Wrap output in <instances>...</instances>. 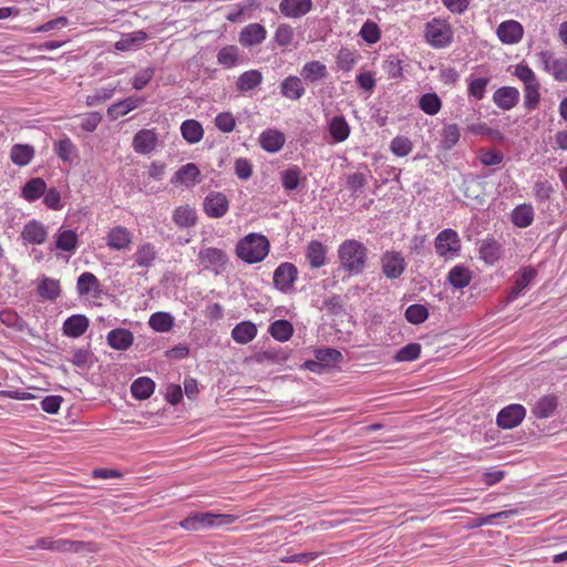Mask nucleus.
Listing matches in <instances>:
<instances>
[{
    "instance_id": "nucleus-1",
    "label": "nucleus",
    "mask_w": 567,
    "mask_h": 567,
    "mask_svg": "<svg viewBox=\"0 0 567 567\" xmlns=\"http://www.w3.org/2000/svg\"><path fill=\"white\" fill-rule=\"evenodd\" d=\"M340 268L350 276L362 274L367 266L368 248L359 240L347 239L339 245Z\"/></svg>"
},
{
    "instance_id": "nucleus-2",
    "label": "nucleus",
    "mask_w": 567,
    "mask_h": 567,
    "mask_svg": "<svg viewBox=\"0 0 567 567\" xmlns=\"http://www.w3.org/2000/svg\"><path fill=\"white\" fill-rule=\"evenodd\" d=\"M270 244L261 234H248L236 246L237 256L247 264L262 261L269 252Z\"/></svg>"
},
{
    "instance_id": "nucleus-3",
    "label": "nucleus",
    "mask_w": 567,
    "mask_h": 567,
    "mask_svg": "<svg viewBox=\"0 0 567 567\" xmlns=\"http://www.w3.org/2000/svg\"><path fill=\"white\" fill-rule=\"evenodd\" d=\"M237 520L233 514L192 513L179 522V526L186 530H200L214 526L230 525Z\"/></svg>"
},
{
    "instance_id": "nucleus-4",
    "label": "nucleus",
    "mask_w": 567,
    "mask_h": 567,
    "mask_svg": "<svg viewBox=\"0 0 567 567\" xmlns=\"http://www.w3.org/2000/svg\"><path fill=\"white\" fill-rule=\"evenodd\" d=\"M424 39L434 49L447 48L453 41L452 27L446 20L433 18L424 25Z\"/></svg>"
},
{
    "instance_id": "nucleus-5",
    "label": "nucleus",
    "mask_w": 567,
    "mask_h": 567,
    "mask_svg": "<svg viewBox=\"0 0 567 567\" xmlns=\"http://www.w3.org/2000/svg\"><path fill=\"white\" fill-rule=\"evenodd\" d=\"M198 260L204 266V269L219 275L226 270L228 264L227 254L215 247L202 248L198 252Z\"/></svg>"
},
{
    "instance_id": "nucleus-6",
    "label": "nucleus",
    "mask_w": 567,
    "mask_h": 567,
    "mask_svg": "<svg viewBox=\"0 0 567 567\" xmlns=\"http://www.w3.org/2000/svg\"><path fill=\"white\" fill-rule=\"evenodd\" d=\"M538 60L556 81L567 82V58H556L550 51H542L538 53Z\"/></svg>"
},
{
    "instance_id": "nucleus-7",
    "label": "nucleus",
    "mask_w": 567,
    "mask_h": 567,
    "mask_svg": "<svg viewBox=\"0 0 567 567\" xmlns=\"http://www.w3.org/2000/svg\"><path fill=\"white\" fill-rule=\"evenodd\" d=\"M526 415V409L522 404H509L503 408L496 417V423L504 430L518 426Z\"/></svg>"
},
{
    "instance_id": "nucleus-8",
    "label": "nucleus",
    "mask_w": 567,
    "mask_h": 567,
    "mask_svg": "<svg viewBox=\"0 0 567 567\" xmlns=\"http://www.w3.org/2000/svg\"><path fill=\"white\" fill-rule=\"evenodd\" d=\"M297 276L298 270L293 264L282 262L274 271V285L278 290L287 292L292 289Z\"/></svg>"
},
{
    "instance_id": "nucleus-9",
    "label": "nucleus",
    "mask_w": 567,
    "mask_h": 567,
    "mask_svg": "<svg viewBox=\"0 0 567 567\" xmlns=\"http://www.w3.org/2000/svg\"><path fill=\"white\" fill-rule=\"evenodd\" d=\"M229 210V200L220 192H210L204 199V212L210 218H221Z\"/></svg>"
},
{
    "instance_id": "nucleus-10",
    "label": "nucleus",
    "mask_w": 567,
    "mask_h": 567,
    "mask_svg": "<svg viewBox=\"0 0 567 567\" xmlns=\"http://www.w3.org/2000/svg\"><path fill=\"white\" fill-rule=\"evenodd\" d=\"M381 266L388 278L396 279L404 272L406 264L401 252L388 250L382 255Z\"/></svg>"
},
{
    "instance_id": "nucleus-11",
    "label": "nucleus",
    "mask_w": 567,
    "mask_h": 567,
    "mask_svg": "<svg viewBox=\"0 0 567 567\" xmlns=\"http://www.w3.org/2000/svg\"><path fill=\"white\" fill-rule=\"evenodd\" d=\"M461 249V240L457 233L446 228L439 233L435 238V250L440 256L455 254Z\"/></svg>"
},
{
    "instance_id": "nucleus-12",
    "label": "nucleus",
    "mask_w": 567,
    "mask_h": 567,
    "mask_svg": "<svg viewBox=\"0 0 567 567\" xmlns=\"http://www.w3.org/2000/svg\"><path fill=\"white\" fill-rule=\"evenodd\" d=\"M537 276V271L534 267L527 266L514 275V286L507 296V302L516 300L520 293L529 286V284Z\"/></svg>"
},
{
    "instance_id": "nucleus-13",
    "label": "nucleus",
    "mask_w": 567,
    "mask_h": 567,
    "mask_svg": "<svg viewBox=\"0 0 567 567\" xmlns=\"http://www.w3.org/2000/svg\"><path fill=\"white\" fill-rule=\"evenodd\" d=\"M496 34L504 44L518 43L524 34L523 25L515 20H507L497 27Z\"/></svg>"
},
{
    "instance_id": "nucleus-14",
    "label": "nucleus",
    "mask_w": 567,
    "mask_h": 567,
    "mask_svg": "<svg viewBox=\"0 0 567 567\" xmlns=\"http://www.w3.org/2000/svg\"><path fill=\"white\" fill-rule=\"evenodd\" d=\"M312 0H280L279 11L286 18L298 19L311 11Z\"/></svg>"
},
{
    "instance_id": "nucleus-15",
    "label": "nucleus",
    "mask_w": 567,
    "mask_h": 567,
    "mask_svg": "<svg viewBox=\"0 0 567 567\" xmlns=\"http://www.w3.org/2000/svg\"><path fill=\"white\" fill-rule=\"evenodd\" d=\"M267 35L265 27L260 23H250L241 29L239 33V42L241 45L249 48L260 44Z\"/></svg>"
},
{
    "instance_id": "nucleus-16",
    "label": "nucleus",
    "mask_w": 567,
    "mask_h": 567,
    "mask_svg": "<svg viewBox=\"0 0 567 567\" xmlns=\"http://www.w3.org/2000/svg\"><path fill=\"white\" fill-rule=\"evenodd\" d=\"M519 101V91L514 86H502L493 94V102L504 111H509Z\"/></svg>"
},
{
    "instance_id": "nucleus-17",
    "label": "nucleus",
    "mask_w": 567,
    "mask_h": 567,
    "mask_svg": "<svg viewBox=\"0 0 567 567\" xmlns=\"http://www.w3.org/2000/svg\"><path fill=\"white\" fill-rule=\"evenodd\" d=\"M157 146V135L153 130L143 128L133 138V148L138 154H150Z\"/></svg>"
},
{
    "instance_id": "nucleus-18",
    "label": "nucleus",
    "mask_w": 567,
    "mask_h": 567,
    "mask_svg": "<svg viewBox=\"0 0 567 567\" xmlns=\"http://www.w3.org/2000/svg\"><path fill=\"white\" fill-rule=\"evenodd\" d=\"M21 237L28 244L41 245L47 240L48 231L42 223L32 219L24 225Z\"/></svg>"
},
{
    "instance_id": "nucleus-19",
    "label": "nucleus",
    "mask_w": 567,
    "mask_h": 567,
    "mask_svg": "<svg viewBox=\"0 0 567 567\" xmlns=\"http://www.w3.org/2000/svg\"><path fill=\"white\" fill-rule=\"evenodd\" d=\"M145 102L142 96H130L120 102H116L109 106L107 116L111 120H117L121 116L128 114L131 111L137 109Z\"/></svg>"
},
{
    "instance_id": "nucleus-20",
    "label": "nucleus",
    "mask_w": 567,
    "mask_h": 567,
    "mask_svg": "<svg viewBox=\"0 0 567 567\" xmlns=\"http://www.w3.org/2000/svg\"><path fill=\"white\" fill-rule=\"evenodd\" d=\"M106 241L111 249H128L132 244V234L126 227L115 226L109 231Z\"/></svg>"
},
{
    "instance_id": "nucleus-21",
    "label": "nucleus",
    "mask_w": 567,
    "mask_h": 567,
    "mask_svg": "<svg viewBox=\"0 0 567 567\" xmlns=\"http://www.w3.org/2000/svg\"><path fill=\"white\" fill-rule=\"evenodd\" d=\"M305 86L301 78L289 75L280 83V94L291 101H297L305 95Z\"/></svg>"
},
{
    "instance_id": "nucleus-22",
    "label": "nucleus",
    "mask_w": 567,
    "mask_h": 567,
    "mask_svg": "<svg viewBox=\"0 0 567 567\" xmlns=\"http://www.w3.org/2000/svg\"><path fill=\"white\" fill-rule=\"evenodd\" d=\"M200 182V171L194 163H187L179 167L172 178L173 184H182L187 187Z\"/></svg>"
},
{
    "instance_id": "nucleus-23",
    "label": "nucleus",
    "mask_w": 567,
    "mask_h": 567,
    "mask_svg": "<svg viewBox=\"0 0 567 567\" xmlns=\"http://www.w3.org/2000/svg\"><path fill=\"white\" fill-rule=\"evenodd\" d=\"M106 340L112 349L125 351L133 344L134 336L127 329L116 328L107 333Z\"/></svg>"
},
{
    "instance_id": "nucleus-24",
    "label": "nucleus",
    "mask_w": 567,
    "mask_h": 567,
    "mask_svg": "<svg viewBox=\"0 0 567 567\" xmlns=\"http://www.w3.org/2000/svg\"><path fill=\"white\" fill-rule=\"evenodd\" d=\"M89 319L84 315H73L63 322V333L71 338L82 336L89 328Z\"/></svg>"
},
{
    "instance_id": "nucleus-25",
    "label": "nucleus",
    "mask_w": 567,
    "mask_h": 567,
    "mask_svg": "<svg viewBox=\"0 0 567 567\" xmlns=\"http://www.w3.org/2000/svg\"><path fill=\"white\" fill-rule=\"evenodd\" d=\"M300 75L306 82L316 83L327 78L328 70L322 62L313 60L303 64Z\"/></svg>"
},
{
    "instance_id": "nucleus-26",
    "label": "nucleus",
    "mask_w": 567,
    "mask_h": 567,
    "mask_svg": "<svg viewBox=\"0 0 567 567\" xmlns=\"http://www.w3.org/2000/svg\"><path fill=\"white\" fill-rule=\"evenodd\" d=\"M535 212L530 204L516 206L511 214L512 223L518 228H527L534 221Z\"/></svg>"
},
{
    "instance_id": "nucleus-27",
    "label": "nucleus",
    "mask_w": 567,
    "mask_h": 567,
    "mask_svg": "<svg viewBox=\"0 0 567 567\" xmlns=\"http://www.w3.org/2000/svg\"><path fill=\"white\" fill-rule=\"evenodd\" d=\"M257 336V327L251 321H241L231 330V338L239 344H247Z\"/></svg>"
},
{
    "instance_id": "nucleus-28",
    "label": "nucleus",
    "mask_w": 567,
    "mask_h": 567,
    "mask_svg": "<svg viewBox=\"0 0 567 567\" xmlns=\"http://www.w3.org/2000/svg\"><path fill=\"white\" fill-rule=\"evenodd\" d=\"M285 141L284 133L277 130H267L260 134V145L269 153H276L281 150Z\"/></svg>"
},
{
    "instance_id": "nucleus-29",
    "label": "nucleus",
    "mask_w": 567,
    "mask_h": 567,
    "mask_svg": "<svg viewBox=\"0 0 567 567\" xmlns=\"http://www.w3.org/2000/svg\"><path fill=\"white\" fill-rule=\"evenodd\" d=\"M37 290L42 299L50 301L56 300L61 295L59 280L45 276L39 279Z\"/></svg>"
},
{
    "instance_id": "nucleus-30",
    "label": "nucleus",
    "mask_w": 567,
    "mask_h": 567,
    "mask_svg": "<svg viewBox=\"0 0 567 567\" xmlns=\"http://www.w3.org/2000/svg\"><path fill=\"white\" fill-rule=\"evenodd\" d=\"M147 39L148 34L145 31H134L122 35V38L115 42L114 48L118 51H130L138 48Z\"/></svg>"
},
{
    "instance_id": "nucleus-31",
    "label": "nucleus",
    "mask_w": 567,
    "mask_h": 567,
    "mask_svg": "<svg viewBox=\"0 0 567 567\" xmlns=\"http://www.w3.org/2000/svg\"><path fill=\"white\" fill-rule=\"evenodd\" d=\"M173 221L179 228H189L196 225V210L189 205L178 206L173 212Z\"/></svg>"
},
{
    "instance_id": "nucleus-32",
    "label": "nucleus",
    "mask_w": 567,
    "mask_h": 567,
    "mask_svg": "<svg viewBox=\"0 0 567 567\" xmlns=\"http://www.w3.org/2000/svg\"><path fill=\"white\" fill-rule=\"evenodd\" d=\"M327 249L322 243L318 240H311L308 244L306 257L312 268H320L326 265Z\"/></svg>"
},
{
    "instance_id": "nucleus-33",
    "label": "nucleus",
    "mask_w": 567,
    "mask_h": 567,
    "mask_svg": "<svg viewBox=\"0 0 567 567\" xmlns=\"http://www.w3.org/2000/svg\"><path fill=\"white\" fill-rule=\"evenodd\" d=\"M54 152L64 163H72L79 157L78 147L69 137L55 142Z\"/></svg>"
},
{
    "instance_id": "nucleus-34",
    "label": "nucleus",
    "mask_w": 567,
    "mask_h": 567,
    "mask_svg": "<svg viewBox=\"0 0 567 567\" xmlns=\"http://www.w3.org/2000/svg\"><path fill=\"white\" fill-rule=\"evenodd\" d=\"M155 390V382L147 377H140L131 384V393L137 400L148 399Z\"/></svg>"
},
{
    "instance_id": "nucleus-35",
    "label": "nucleus",
    "mask_w": 567,
    "mask_h": 567,
    "mask_svg": "<svg viewBox=\"0 0 567 567\" xmlns=\"http://www.w3.org/2000/svg\"><path fill=\"white\" fill-rule=\"evenodd\" d=\"M329 133L334 142L341 143L350 135V126L344 116H333L329 122Z\"/></svg>"
},
{
    "instance_id": "nucleus-36",
    "label": "nucleus",
    "mask_w": 567,
    "mask_h": 567,
    "mask_svg": "<svg viewBox=\"0 0 567 567\" xmlns=\"http://www.w3.org/2000/svg\"><path fill=\"white\" fill-rule=\"evenodd\" d=\"M557 409V398L555 395L542 396L533 406L532 412L538 419H547L553 415Z\"/></svg>"
},
{
    "instance_id": "nucleus-37",
    "label": "nucleus",
    "mask_w": 567,
    "mask_h": 567,
    "mask_svg": "<svg viewBox=\"0 0 567 567\" xmlns=\"http://www.w3.org/2000/svg\"><path fill=\"white\" fill-rule=\"evenodd\" d=\"M47 190V183L40 177L29 179L22 187V196L28 202L39 199Z\"/></svg>"
},
{
    "instance_id": "nucleus-38",
    "label": "nucleus",
    "mask_w": 567,
    "mask_h": 567,
    "mask_svg": "<svg viewBox=\"0 0 567 567\" xmlns=\"http://www.w3.org/2000/svg\"><path fill=\"white\" fill-rule=\"evenodd\" d=\"M181 133L189 144L198 143L204 136V128L196 120H186L181 125Z\"/></svg>"
},
{
    "instance_id": "nucleus-39",
    "label": "nucleus",
    "mask_w": 567,
    "mask_h": 567,
    "mask_svg": "<svg viewBox=\"0 0 567 567\" xmlns=\"http://www.w3.org/2000/svg\"><path fill=\"white\" fill-rule=\"evenodd\" d=\"M472 279V274L470 269L463 265H457L453 267L447 275V280L451 286L456 289H462L470 285Z\"/></svg>"
},
{
    "instance_id": "nucleus-40",
    "label": "nucleus",
    "mask_w": 567,
    "mask_h": 567,
    "mask_svg": "<svg viewBox=\"0 0 567 567\" xmlns=\"http://www.w3.org/2000/svg\"><path fill=\"white\" fill-rule=\"evenodd\" d=\"M34 153V147L29 144H14L10 151V158L16 165L24 166L32 161Z\"/></svg>"
},
{
    "instance_id": "nucleus-41",
    "label": "nucleus",
    "mask_w": 567,
    "mask_h": 567,
    "mask_svg": "<svg viewBox=\"0 0 567 567\" xmlns=\"http://www.w3.org/2000/svg\"><path fill=\"white\" fill-rule=\"evenodd\" d=\"M480 256L488 265H494L502 255V246L495 239H486L480 246Z\"/></svg>"
},
{
    "instance_id": "nucleus-42",
    "label": "nucleus",
    "mask_w": 567,
    "mask_h": 567,
    "mask_svg": "<svg viewBox=\"0 0 567 567\" xmlns=\"http://www.w3.org/2000/svg\"><path fill=\"white\" fill-rule=\"evenodd\" d=\"M262 82V74L258 70H249L239 75L236 87L240 92L254 90Z\"/></svg>"
},
{
    "instance_id": "nucleus-43",
    "label": "nucleus",
    "mask_w": 567,
    "mask_h": 567,
    "mask_svg": "<svg viewBox=\"0 0 567 567\" xmlns=\"http://www.w3.org/2000/svg\"><path fill=\"white\" fill-rule=\"evenodd\" d=\"M268 332L274 339L285 342L291 338L293 327L288 320L279 319L269 326Z\"/></svg>"
},
{
    "instance_id": "nucleus-44",
    "label": "nucleus",
    "mask_w": 567,
    "mask_h": 567,
    "mask_svg": "<svg viewBox=\"0 0 567 567\" xmlns=\"http://www.w3.org/2000/svg\"><path fill=\"white\" fill-rule=\"evenodd\" d=\"M150 327L157 332H167L174 326V317L168 312H155L150 317Z\"/></svg>"
},
{
    "instance_id": "nucleus-45",
    "label": "nucleus",
    "mask_w": 567,
    "mask_h": 567,
    "mask_svg": "<svg viewBox=\"0 0 567 567\" xmlns=\"http://www.w3.org/2000/svg\"><path fill=\"white\" fill-rule=\"evenodd\" d=\"M76 289L80 296L89 295L100 290V281L92 272H83L79 276Z\"/></svg>"
},
{
    "instance_id": "nucleus-46",
    "label": "nucleus",
    "mask_w": 567,
    "mask_h": 567,
    "mask_svg": "<svg viewBox=\"0 0 567 567\" xmlns=\"http://www.w3.org/2000/svg\"><path fill=\"white\" fill-rule=\"evenodd\" d=\"M72 357L68 359L73 365L78 368H89L93 364L94 354L90 346L83 348H75L71 350Z\"/></svg>"
},
{
    "instance_id": "nucleus-47",
    "label": "nucleus",
    "mask_w": 567,
    "mask_h": 567,
    "mask_svg": "<svg viewBox=\"0 0 567 567\" xmlns=\"http://www.w3.org/2000/svg\"><path fill=\"white\" fill-rule=\"evenodd\" d=\"M135 262L144 268H150L155 258H156V251L154 245L151 243H146L142 245L134 255Z\"/></svg>"
},
{
    "instance_id": "nucleus-48",
    "label": "nucleus",
    "mask_w": 567,
    "mask_h": 567,
    "mask_svg": "<svg viewBox=\"0 0 567 567\" xmlns=\"http://www.w3.org/2000/svg\"><path fill=\"white\" fill-rule=\"evenodd\" d=\"M0 321L19 332L24 331L28 327V323L12 309L0 311Z\"/></svg>"
},
{
    "instance_id": "nucleus-49",
    "label": "nucleus",
    "mask_w": 567,
    "mask_h": 567,
    "mask_svg": "<svg viewBox=\"0 0 567 567\" xmlns=\"http://www.w3.org/2000/svg\"><path fill=\"white\" fill-rule=\"evenodd\" d=\"M404 316L408 322L412 324H421L427 320L430 312L426 306L414 303L406 308Z\"/></svg>"
},
{
    "instance_id": "nucleus-50",
    "label": "nucleus",
    "mask_w": 567,
    "mask_h": 567,
    "mask_svg": "<svg viewBox=\"0 0 567 567\" xmlns=\"http://www.w3.org/2000/svg\"><path fill=\"white\" fill-rule=\"evenodd\" d=\"M289 353L285 349H268L257 354L256 361L258 363H284L288 360Z\"/></svg>"
},
{
    "instance_id": "nucleus-51",
    "label": "nucleus",
    "mask_w": 567,
    "mask_h": 567,
    "mask_svg": "<svg viewBox=\"0 0 567 567\" xmlns=\"http://www.w3.org/2000/svg\"><path fill=\"white\" fill-rule=\"evenodd\" d=\"M419 106L424 113L435 115L440 112L442 102L436 93H425L420 97Z\"/></svg>"
},
{
    "instance_id": "nucleus-52",
    "label": "nucleus",
    "mask_w": 567,
    "mask_h": 567,
    "mask_svg": "<svg viewBox=\"0 0 567 567\" xmlns=\"http://www.w3.org/2000/svg\"><path fill=\"white\" fill-rule=\"evenodd\" d=\"M460 128L456 124H446L442 130V148L445 151L452 150L460 141Z\"/></svg>"
},
{
    "instance_id": "nucleus-53",
    "label": "nucleus",
    "mask_w": 567,
    "mask_h": 567,
    "mask_svg": "<svg viewBox=\"0 0 567 567\" xmlns=\"http://www.w3.org/2000/svg\"><path fill=\"white\" fill-rule=\"evenodd\" d=\"M301 178V169L298 166H292L281 173V184L286 190H295L299 187Z\"/></svg>"
},
{
    "instance_id": "nucleus-54",
    "label": "nucleus",
    "mask_w": 567,
    "mask_h": 567,
    "mask_svg": "<svg viewBox=\"0 0 567 567\" xmlns=\"http://www.w3.org/2000/svg\"><path fill=\"white\" fill-rule=\"evenodd\" d=\"M87 543L80 542V540H71L65 538H59L53 539V546L52 551H59V553H68V551H74L79 553L81 550H84L87 547Z\"/></svg>"
},
{
    "instance_id": "nucleus-55",
    "label": "nucleus",
    "mask_w": 567,
    "mask_h": 567,
    "mask_svg": "<svg viewBox=\"0 0 567 567\" xmlns=\"http://www.w3.org/2000/svg\"><path fill=\"white\" fill-rule=\"evenodd\" d=\"M56 248L63 251H73L78 247V235L73 230L61 231L55 241Z\"/></svg>"
},
{
    "instance_id": "nucleus-56",
    "label": "nucleus",
    "mask_w": 567,
    "mask_h": 567,
    "mask_svg": "<svg viewBox=\"0 0 567 567\" xmlns=\"http://www.w3.org/2000/svg\"><path fill=\"white\" fill-rule=\"evenodd\" d=\"M217 61L225 68H233L238 62V48L236 45H227L221 48L217 54Z\"/></svg>"
},
{
    "instance_id": "nucleus-57",
    "label": "nucleus",
    "mask_w": 567,
    "mask_h": 567,
    "mask_svg": "<svg viewBox=\"0 0 567 567\" xmlns=\"http://www.w3.org/2000/svg\"><path fill=\"white\" fill-rule=\"evenodd\" d=\"M421 354V344L416 342L409 343L402 347L394 355L398 362H409L416 360Z\"/></svg>"
},
{
    "instance_id": "nucleus-58",
    "label": "nucleus",
    "mask_w": 567,
    "mask_h": 567,
    "mask_svg": "<svg viewBox=\"0 0 567 567\" xmlns=\"http://www.w3.org/2000/svg\"><path fill=\"white\" fill-rule=\"evenodd\" d=\"M359 34L369 44L377 43L381 38V31L379 25L371 20H367L362 24Z\"/></svg>"
},
{
    "instance_id": "nucleus-59",
    "label": "nucleus",
    "mask_w": 567,
    "mask_h": 567,
    "mask_svg": "<svg viewBox=\"0 0 567 567\" xmlns=\"http://www.w3.org/2000/svg\"><path fill=\"white\" fill-rule=\"evenodd\" d=\"M315 358L329 367L331 363H337L342 360V354L339 350L333 348H322L315 351Z\"/></svg>"
},
{
    "instance_id": "nucleus-60",
    "label": "nucleus",
    "mask_w": 567,
    "mask_h": 567,
    "mask_svg": "<svg viewBox=\"0 0 567 567\" xmlns=\"http://www.w3.org/2000/svg\"><path fill=\"white\" fill-rule=\"evenodd\" d=\"M539 100V82L524 86V105L527 110L536 109Z\"/></svg>"
},
{
    "instance_id": "nucleus-61",
    "label": "nucleus",
    "mask_w": 567,
    "mask_h": 567,
    "mask_svg": "<svg viewBox=\"0 0 567 567\" xmlns=\"http://www.w3.org/2000/svg\"><path fill=\"white\" fill-rule=\"evenodd\" d=\"M293 40V29L291 25L287 23H281L277 27L274 41L282 48H286L291 44Z\"/></svg>"
},
{
    "instance_id": "nucleus-62",
    "label": "nucleus",
    "mask_w": 567,
    "mask_h": 567,
    "mask_svg": "<svg viewBox=\"0 0 567 567\" xmlns=\"http://www.w3.org/2000/svg\"><path fill=\"white\" fill-rule=\"evenodd\" d=\"M391 151L400 157H404L412 152L413 144L405 136H396L391 141Z\"/></svg>"
},
{
    "instance_id": "nucleus-63",
    "label": "nucleus",
    "mask_w": 567,
    "mask_h": 567,
    "mask_svg": "<svg viewBox=\"0 0 567 567\" xmlns=\"http://www.w3.org/2000/svg\"><path fill=\"white\" fill-rule=\"evenodd\" d=\"M155 69L153 66L141 70L132 79V86L137 91L143 90L153 79Z\"/></svg>"
},
{
    "instance_id": "nucleus-64",
    "label": "nucleus",
    "mask_w": 567,
    "mask_h": 567,
    "mask_svg": "<svg viewBox=\"0 0 567 567\" xmlns=\"http://www.w3.org/2000/svg\"><path fill=\"white\" fill-rule=\"evenodd\" d=\"M355 63V58L352 51L347 48H342L339 50L337 55V65L340 70L349 72L353 69Z\"/></svg>"
}]
</instances>
